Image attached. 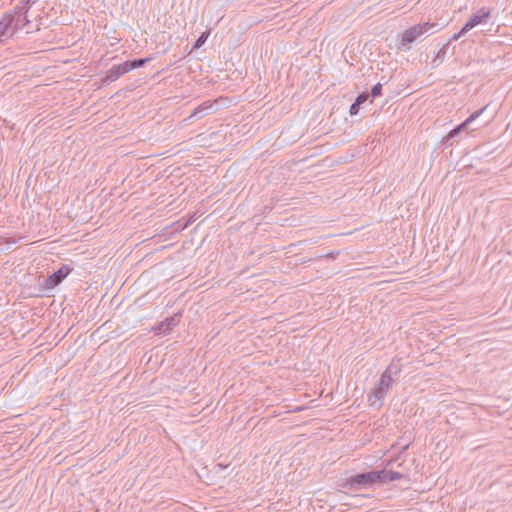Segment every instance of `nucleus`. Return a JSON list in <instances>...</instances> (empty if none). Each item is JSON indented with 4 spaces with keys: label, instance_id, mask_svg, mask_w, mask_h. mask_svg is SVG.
<instances>
[{
    "label": "nucleus",
    "instance_id": "obj_1",
    "mask_svg": "<svg viewBox=\"0 0 512 512\" xmlns=\"http://www.w3.org/2000/svg\"><path fill=\"white\" fill-rule=\"evenodd\" d=\"M392 383V366H389L382 373L378 383L375 385L372 392L368 395L369 405L375 408H380L383 404L384 398L392 386Z\"/></svg>",
    "mask_w": 512,
    "mask_h": 512
},
{
    "label": "nucleus",
    "instance_id": "obj_2",
    "mask_svg": "<svg viewBox=\"0 0 512 512\" xmlns=\"http://www.w3.org/2000/svg\"><path fill=\"white\" fill-rule=\"evenodd\" d=\"M375 483H379L378 471H370L367 473L351 476L346 482L341 484V487L344 490L350 491L370 487Z\"/></svg>",
    "mask_w": 512,
    "mask_h": 512
},
{
    "label": "nucleus",
    "instance_id": "obj_3",
    "mask_svg": "<svg viewBox=\"0 0 512 512\" xmlns=\"http://www.w3.org/2000/svg\"><path fill=\"white\" fill-rule=\"evenodd\" d=\"M435 26H436V24H434V23L425 22V23L417 24V25L405 30L401 35V41H400L401 48H403L405 50H410L411 49L410 45L414 41L419 39L424 34L428 33Z\"/></svg>",
    "mask_w": 512,
    "mask_h": 512
},
{
    "label": "nucleus",
    "instance_id": "obj_4",
    "mask_svg": "<svg viewBox=\"0 0 512 512\" xmlns=\"http://www.w3.org/2000/svg\"><path fill=\"white\" fill-rule=\"evenodd\" d=\"M26 13L24 14L21 12H18L16 14L17 19L15 20V17L11 14H5L0 19V45L4 44L15 32V29L17 28L18 22L22 20H26V23L29 21L26 19Z\"/></svg>",
    "mask_w": 512,
    "mask_h": 512
},
{
    "label": "nucleus",
    "instance_id": "obj_5",
    "mask_svg": "<svg viewBox=\"0 0 512 512\" xmlns=\"http://www.w3.org/2000/svg\"><path fill=\"white\" fill-rule=\"evenodd\" d=\"M70 271L71 269L67 265H63L44 280V287L46 289L54 288L62 282V280L70 273Z\"/></svg>",
    "mask_w": 512,
    "mask_h": 512
},
{
    "label": "nucleus",
    "instance_id": "obj_6",
    "mask_svg": "<svg viewBox=\"0 0 512 512\" xmlns=\"http://www.w3.org/2000/svg\"><path fill=\"white\" fill-rule=\"evenodd\" d=\"M489 9L483 7L477 13L473 14L464 25V31H470L477 25L483 22V20L489 18Z\"/></svg>",
    "mask_w": 512,
    "mask_h": 512
},
{
    "label": "nucleus",
    "instance_id": "obj_7",
    "mask_svg": "<svg viewBox=\"0 0 512 512\" xmlns=\"http://www.w3.org/2000/svg\"><path fill=\"white\" fill-rule=\"evenodd\" d=\"M487 108H488V105H486V106L482 107L481 109L473 112L464 122H462L460 125H458L457 127H455L454 129H452L449 132L448 138H453L456 135H458L461 131L466 129L468 127V125L470 123H472L473 121H475L476 119H478L484 113V111Z\"/></svg>",
    "mask_w": 512,
    "mask_h": 512
},
{
    "label": "nucleus",
    "instance_id": "obj_8",
    "mask_svg": "<svg viewBox=\"0 0 512 512\" xmlns=\"http://www.w3.org/2000/svg\"><path fill=\"white\" fill-rule=\"evenodd\" d=\"M129 72L128 66L126 62L121 64L113 65L107 72L104 78V81L113 82L117 80L122 75Z\"/></svg>",
    "mask_w": 512,
    "mask_h": 512
},
{
    "label": "nucleus",
    "instance_id": "obj_9",
    "mask_svg": "<svg viewBox=\"0 0 512 512\" xmlns=\"http://www.w3.org/2000/svg\"><path fill=\"white\" fill-rule=\"evenodd\" d=\"M178 322H179V315L175 314L171 317L166 318L164 321H162L158 326V330L160 333H167L173 327H175L178 324Z\"/></svg>",
    "mask_w": 512,
    "mask_h": 512
},
{
    "label": "nucleus",
    "instance_id": "obj_10",
    "mask_svg": "<svg viewBox=\"0 0 512 512\" xmlns=\"http://www.w3.org/2000/svg\"><path fill=\"white\" fill-rule=\"evenodd\" d=\"M378 474H379V483H386V482L395 481V480L402 478V474L395 472V471L381 470V471H378Z\"/></svg>",
    "mask_w": 512,
    "mask_h": 512
},
{
    "label": "nucleus",
    "instance_id": "obj_11",
    "mask_svg": "<svg viewBox=\"0 0 512 512\" xmlns=\"http://www.w3.org/2000/svg\"><path fill=\"white\" fill-rule=\"evenodd\" d=\"M448 48H449V43H446L439 49L435 58L432 60L433 65L438 66L440 63H442L444 61Z\"/></svg>",
    "mask_w": 512,
    "mask_h": 512
},
{
    "label": "nucleus",
    "instance_id": "obj_12",
    "mask_svg": "<svg viewBox=\"0 0 512 512\" xmlns=\"http://www.w3.org/2000/svg\"><path fill=\"white\" fill-rule=\"evenodd\" d=\"M150 59L144 58V59H136L133 61H125L127 63L129 71L142 67L145 63H147Z\"/></svg>",
    "mask_w": 512,
    "mask_h": 512
},
{
    "label": "nucleus",
    "instance_id": "obj_13",
    "mask_svg": "<svg viewBox=\"0 0 512 512\" xmlns=\"http://www.w3.org/2000/svg\"><path fill=\"white\" fill-rule=\"evenodd\" d=\"M209 32L202 33L195 41L194 48H200L206 42Z\"/></svg>",
    "mask_w": 512,
    "mask_h": 512
},
{
    "label": "nucleus",
    "instance_id": "obj_14",
    "mask_svg": "<svg viewBox=\"0 0 512 512\" xmlns=\"http://www.w3.org/2000/svg\"><path fill=\"white\" fill-rule=\"evenodd\" d=\"M382 85L380 83L375 84L371 89V96L373 98L381 95Z\"/></svg>",
    "mask_w": 512,
    "mask_h": 512
},
{
    "label": "nucleus",
    "instance_id": "obj_15",
    "mask_svg": "<svg viewBox=\"0 0 512 512\" xmlns=\"http://www.w3.org/2000/svg\"><path fill=\"white\" fill-rule=\"evenodd\" d=\"M468 31H464V26L462 27V29L458 32V33H455L451 38L450 40L447 42V43H451L453 41H456L458 40L460 37L464 36Z\"/></svg>",
    "mask_w": 512,
    "mask_h": 512
},
{
    "label": "nucleus",
    "instance_id": "obj_16",
    "mask_svg": "<svg viewBox=\"0 0 512 512\" xmlns=\"http://www.w3.org/2000/svg\"><path fill=\"white\" fill-rule=\"evenodd\" d=\"M368 99V94L366 93H361L357 96L355 102L358 103L360 106L365 103Z\"/></svg>",
    "mask_w": 512,
    "mask_h": 512
},
{
    "label": "nucleus",
    "instance_id": "obj_17",
    "mask_svg": "<svg viewBox=\"0 0 512 512\" xmlns=\"http://www.w3.org/2000/svg\"><path fill=\"white\" fill-rule=\"evenodd\" d=\"M359 108H360V105L356 102H354L351 106H350V110H349V113L351 116H354L356 114H358L359 112Z\"/></svg>",
    "mask_w": 512,
    "mask_h": 512
},
{
    "label": "nucleus",
    "instance_id": "obj_18",
    "mask_svg": "<svg viewBox=\"0 0 512 512\" xmlns=\"http://www.w3.org/2000/svg\"><path fill=\"white\" fill-rule=\"evenodd\" d=\"M211 108H212L211 105H208L206 107L199 106L198 108H196L194 110V113L192 114V116H196L197 114L201 113L203 110H207V109H211Z\"/></svg>",
    "mask_w": 512,
    "mask_h": 512
}]
</instances>
